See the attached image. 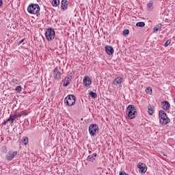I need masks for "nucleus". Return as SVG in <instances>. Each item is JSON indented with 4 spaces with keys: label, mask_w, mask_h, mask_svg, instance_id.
<instances>
[{
    "label": "nucleus",
    "mask_w": 175,
    "mask_h": 175,
    "mask_svg": "<svg viewBox=\"0 0 175 175\" xmlns=\"http://www.w3.org/2000/svg\"><path fill=\"white\" fill-rule=\"evenodd\" d=\"M159 117L161 125H166L167 124H169V122H170V119H169L167 115L163 110L159 111Z\"/></svg>",
    "instance_id": "1"
},
{
    "label": "nucleus",
    "mask_w": 175,
    "mask_h": 175,
    "mask_svg": "<svg viewBox=\"0 0 175 175\" xmlns=\"http://www.w3.org/2000/svg\"><path fill=\"white\" fill-rule=\"evenodd\" d=\"M27 12L30 14H36L40 12V7L38 4L31 3L27 7Z\"/></svg>",
    "instance_id": "2"
},
{
    "label": "nucleus",
    "mask_w": 175,
    "mask_h": 175,
    "mask_svg": "<svg viewBox=\"0 0 175 175\" xmlns=\"http://www.w3.org/2000/svg\"><path fill=\"white\" fill-rule=\"evenodd\" d=\"M64 103L67 106H73L76 103V97L72 94L67 96L64 98Z\"/></svg>",
    "instance_id": "3"
},
{
    "label": "nucleus",
    "mask_w": 175,
    "mask_h": 175,
    "mask_svg": "<svg viewBox=\"0 0 175 175\" xmlns=\"http://www.w3.org/2000/svg\"><path fill=\"white\" fill-rule=\"evenodd\" d=\"M88 131L90 136H96V133L99 132V126L96 124H92L89 126Z\"/></svg>",
    "instance_id": "4"
},
{
    "label": "nucleus",
    "mask_w": 175,
    "mask_h": 175,
    "mask_svg": "<svg viewBox=\"0 0 175 175\" xmlns=\"http://www.w3.org/2000/svg\"><path fill=\"white\" fill-rule=\"evenodd\" d=\"M45 36L47 40H53L55 38V31L52 28L47 29L45 31Z\"/></svg>",
    "instance_id": "5"
},
{
    "label": "nucleus",
    "mask_w": 175,
    "mask_h": 175,
    "mask_svg": "<svg viewBox=\"0 0 175 175\" xmlns=\"http://www.w3.org/2000/svg\"><path fill=\"white\" fill-rule=\"evenodd\" d=\"M17 154H18L17 151L10 150L5 155V159L7 161H12V159L16 158Z\"/></svg>",
    "instance_id": "6"
},
{
    "label": "nucleus",
    "mask_w": 175,
    "mask_h": 175,
    "mask_svg": "<svg viewBox=\"0 0 175 175\" xmlns=\"http://www.w3.org/2000/svg\"><path fill=\"white\" fill-rule=\"evenodd\" d=\"M137 167L139 168V172L141 173V174H144V173L147 172V165L143 163H139L137 164Z\"/></svg>",
    "instance_id": "7"
},
{
    "label": "nucleus",
    "mask_w": 175,
    "mask_h": 175,
    "mask_svg": "<svg viewBox=\"0 0 175 175\" xmlns=\"http://www.w3.org/2000/svg\"><path fill=\"white\" fill-rule=\"evenodd\" d=\"M53 77L55 80H61V71H59L58 68L53 70Z\"/></svg>",
    "instance_id": "8"
},
{
    "label": "nucleus",
    "mask_w": 175,
    "mask_h": 175,
    "mask_svg": "<svg viewBox=\"0 0 175 175\" xmlns=\"http://www.w3.org/2000/svg\"><path fill=\"white\" fill-rule=\"evenodd\" d=\"M83 83L85 87H90L91 85V79L90 78V77H84Z\"/></svg>",
    "instance_id": "9"
},
{
    "label": "nucleus",
    "mask_w": 175,
    "mask_h": 175,
    "mask_svg": "<svg viewBox=\"0 0 175 175\" xmlns=\"http://www.w3.org/2000/svg\"><path fill=\"white\" fill-rule=\"evenodd\" d=\"M105 51L108 55H111L114 53V49L110 45L105 46Z\"/></svg>",
    "instance_id": "10"
},
{
    "label": "nucleus",
    "mask_w": 175,
    "mask_h": 175,
    "mask_svg": "<svg viewBox=\"0 0 175 175\" xmlns=\"http://www.w3.org/2000/svg\"><path fill=\"white\" fill-rule=\"evenodd\" d=\"M127 118L132 120V105L128 106L126 109Z\"/></svg>",
    "instance_id": "11"
},
{
    "label": "nucleus",
    "mask_w": 175,
    "mask_h": 175,
    "mask_svg": "<svg viewBox=\"0 0 175 175\" xmlns=\"http://www.w3.org/2000/svg\"><path fill=\"white\" fill-rule=\"evenodd\" d=\"M71 81H72V76L68 75L66 77L64 81V85L65 87H67V85H69V84H70Z\"/></svg>",
    "instance_id": "12"
},
{
    "label": "nucleus",
    "mask_w": 175,
    "mask_h": 175,
    "mask_svg": "<svg viewBox=\"0 0 175 175\" xmlns=\"http://www.w3.org/2000/svg\"><path fill=\"white\" fill-rule=\"evenodd\" d=\"M62 10H66L68 9V0H62L61 2Z\"/></svg>",
    "instance_id": "13"
},
{
    "label": "nucleus",
    "mask_w": 175,
    "mask_h": 175,
    "mask_svg": "<svg viewBox=\"0 0 175 175\" xmlns=\"http://www.w3.org/2000/svg\"><path fill=\"white\" fill-rule=\"evenodd\" d=\"M161 106L163 110H169V109H170V103H169L167 101L162 102Z\"/></svg>",
    "instance_id": "14"
},
{
    "label": "nucleus",
    "mask_w": 175,
    "mask_h": 175,
    "mask_svg": "<svg viewBox=\"0 0 175 175\" xmlns=\"http://www.w3.org/2000/svg\"><path fill=\"white\" fill-rule=\"evenodd\" d=\"M97 156H98V154L96 153H94L92 155H89L87 157V161L88 162H94V161H95V158H96Z\"/></svg>",
    "instance_id": "15"
},
{
    "label": "nucleus",
    "mask_w": 175,
    "mask_h": 175,
    "mask_svg": "<svg viewBox=\"0 0 175 175\" xmlns=\"http://www.w3.org/2000/svg\"><path fill=\"white\" fill-rule=\"evenodd\" d=\"M121 83H122V77H117L113 81V84H115V85H118V84H121Z\"/></svg>",
    "instance_id": "16"
},
{
    "label": "nucleus",
    "mask_w": 175,
    "mask_h": 175,
    "mask_svg": "<svg viewBox=\"0 0 175 175\" xmlns=\"http://www.w3.org/2000/svg\"><path fill=\"white\" fill-rule=\"evenodd\" d=\"M148 10H152L154 9V1H150L147 4Z\"/></svg>",
    "instance_id": "17"
},
{
    "label": "nucleus",
    "mask_w": 175,
    "mask_h": 175,
    "mask_svg": "<svg viewBox=\"0 0 175 175\" xmlns=\"http://www.w3.org/2000/svg\"><path fill=\"white\" fill-rule=\"evenodd\" d=\"M15 118H16L15 115H10L7 120V122H10L11 124H13Z\"/></svg>",
    "instance_id": "18"
},
{
    "label": "nucleus",
    "mask_w": 175,
    "mask_h": 175,
    "mask_svg": "<svg viewBox=\"0 0 175 175\" xmlns=\"http://www.w3.org/2000/svg\"><path fill=\"white\" fill-rule=\"evenodd\" d=\"M161 28H162V25H161V24L157 25L154 27L153 32H154V33L158 32V30H159V29H161Z\"/></svg>",
    "instance_id": "19"
},
{
    "label": "nucleus",
    "mask_w": 175,
    "mask_h": 175,
    "mask_svg": "<svg viewBox=\"0 0 175 175\" xmlns=\"http://www.w3.org/2000/svg\"><path fill=\"white\" fill-rule=\"evenodd\" d=\"M132 119L135 118V116L137 115V111H136V109L135 108V106H132Z\"/></svg>",
    "instance_id": "20"
},
{
    "label": "nucleus",
    "mask_w": 175,
    "mask_h": 175,
    "mask_svg": "<svg viewBox=\"0 0 175 175\" xmlns=\"http://www.w3.org/2000/svg\"><path fill=\"white\" fill-rule=\"evenodd\" d=\"M89 95L91 98H93V99L98 98V94L94 92H89Z\"/></svg>",
    "instance_id": "21"
},
{
    "label": "nucleus",
    "mask_w": 175,
    "mask_h": 175,
    "mask_svg": "<svg viewBox=\"0 0 175 175\" xmlns=\"http://www.w3.org/2000/svg\"><path fill=\"white\" fill-rule=\"evenodd\" d=\"M58 5H59V0H53L52 5L54 6V8H57Z\"/></svg>",
    "instance_id": "22"
},
{
    "label": "nucleus",
    "mask_w": 175,
    "mask_h": 175,
    "mask_svg": "<svg viewBox=\"0 0 175 175\" xmlns=\"http://www.w3.org/2000/svg\"><path fill=\"white\" fill-rule=\"evenodd\" d=\"M22 143L25 145L27 146L28 144V137H23L22 138Z\"/></svg>",
    "instance_id": "23"
},
{
    "label": "nucleus",
    "mask_w": 175,
    "mask_h": 175,
    "mask_svg": "<svg viewBox=\"0 0 175 175\" xmlns=\"http://www.w3.org/2000/svg\"><path fill=\"white\" fill-rule=\"evenodd\" d=\"M146 94H148V95H151L152 94V89L151 87H148L146 89Z\"/></svg>",
    "instance_id": "24"
},
{
    "label": "nucleus",
    "mask_w": 175,
    "mask_h": 175,
    "mask_svg": "<svg viewBox=\"0 0 175 175\" xmlns=\"http://www.w3.org/2000/svg\"><path fill=\"white\" fill-rule=\"evenodd\" d=\"M145 25H146V23H144V22H138L136 23V27H145Z\"/></svg>",
    "instance_id": "25"
},
{
    "label": "nucleus",
    "mask_w": 175,
    "mask_h": 175,
    "mask_svg": "<svg viewBox=\"0 0 175 175\" xmlns=\"http://www.w3.org/2000/svg\"><path fill=\"white\" fill-rule=\"evenodd\" d=\"M15 91L16 92H21V91H23V88H21V85L16 86L15 88Z\"/></svg>",
    "instance_id": "26"
},
{
    "label": "nucleus",
    "mask_w": 175,
    "mask_h": 175,
    "mask_svg": "<svg viewBox=\"0 0 175 175\" xmlns=\"http://www.w3.org/2000/svg\"><path fill=\"white\" fill-rule=\"evenodd\" d=\"M148 112L150 116H152V114H154V109L152 108H149Z\"/></svg>",
    "instance_id": "27"
},
{
    "label": "nucleus",
    "mask_w": 175,
    "mask_h": 175,
    "mask_svg": "<svg viewBox=\"0 0 175 175\" xmlns=\"http://www.w3.org/2000/svg\"><path fill=\"white\" fill-rule=\"evenodd\" d=\"M170 43H172V40H167L166 42L164 44L165 47H167V46H169Z\"/></svg>",
    "instance_id": "28"
},
{
    "label": "nucleus",
    "mask_w": 175,
    "mask_h": 175,
    "mask_svg": "<svg viewBox=\"0 0 175 175\" xmlns=\"http://www.w3.org/2000/svg\"><path fill=\"white\" fill-rule=\"evenodd\" d=\"M123 35H124V36H126V35H129V31L128 29H124V30L123 31Z\"/></svg>",
    "instance_id": "29"
},
{
    "label": "nucleus",
    "mask_w": 175,
    "mask_h": 175,
    "mask_svg": "<svg viewBox=\"0 0 175 175\" xmlns=\"http://www.w3.org/2000/svg\"><path fill=\"white\" fill-rule=\"evenodd\" d=\"M21 43H23V44H25V38L22 39L21 40H20L18 42V46H20V44H21Z\"/></svg>",
    "instance_id": "30"
},
{
    "label": "nucleus",
    "mask_w": 175,
    "mask_h": 175,
    "mask_svg": "<svg viewBox=\"0 0 175 175\" xmlns=\"http://www.w3.org/2000/svg\"><path fill=\"white\" fill-rule=\"evenodd\" d=\"M21 116H28V113L26 111H23L21 112Z\"/></svg>",
    "instance_id": "31"
},
{
    "label": "nucleus",
    "mask_w": 175,
    "mask_h": 175,
    "mask_svg": "<svg viewBox=\"0 0 175 175\" xmlns=\"http://www.w3.org/2000/svg\"><path fill=\"white\" fill-rule=\"evenodd\" d=\"M15 117H16V118L22 117L21 112L19 113L15 114Z\"/></svg>",
    "instance_id": "32"
},
{
    "label": "nucleus",
    "mask_w": 175,
    "mask_h": 175,
    "mask_svg": "<svg viewBox=\"0 0 175 175\" xmlns=\"http://www.w3.org/2000/svg\"><path fill=\"white\" fill-rule=\"evenodd\" d=\"M3 2L2 1V0H0V6H2Z\"/></svg>",
    "instance_id": "33"
},
{
    "label": "nucleus",
    "mask_w": 175,
    "mask_h": 175,
    "mask_svg": "<svg viewBox=\"0 0 175 175\" xmlns=\"http://www.w3.org/2000/svg\"><path fill=\"white\" fill-rule=\"evenodd\" d=\"M13 83H16L17 84V79H13Z\"/></svg>",
    "instance_id": "34"
},
{
    "label": "nucleus",
    "mask_w": 175,
    "mask_h": 175,
    "mask_svg": "<svg viewBox=\"0 0 175 175\" xmlns=\"http://www.w3.org/2000/svg\"><path fill=\"white\" fill-rule=\"evenodd\" d=\"M6 124H8V121H6L5 122L3 123V125H6Z\"/></svg>",
    "instance_id": "35"
}]
</instances>
